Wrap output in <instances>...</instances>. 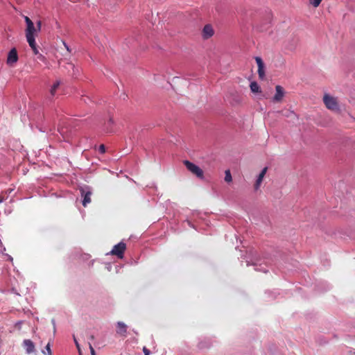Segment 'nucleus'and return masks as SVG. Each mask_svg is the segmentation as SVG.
I'll return each mask as SVG.
<instances>
[{
  "label": "nucleus",
  "mask_w": 355,
  "mask_h": 355,
  "mask_svg": "<svg viewBox=\"0 0 355 355\" xmlns=\"http://www.w3.org/2000/svg\"><path fill=\"white\" fill-rule=\"evenodd\" d=\"M323 103L328 110L334 112L339 111V104L337 98L325 94L323 96Z\"/></svg>",
  "instance_id": "1"
},
{
  "label": "nucleus",
  "mask_w": 355,
  "mask_h": 355,
  "mask_svg": "<svg viewBox=\"0 0 355 355\" xmlns=\"http://www.w3.org/2000/svg\"><path fill=\"white\" fill-rule=\"evenodd\" d=\"M184 164L192 174L195 175L200 179L204 178L203 171L199 166L188 160L184 161Z\"/></svg>",
  "instance_id": "2"
},
{
  "label": "nucleus",
  "mask_w": 355,
  "mask_h": 355,
  "mask_svg": "<svg viewBox=\"0 0 355 355\" xmlns=\"http://www.w3.org/2000/svg\"><path fill=\"white\" fill-rule=\"evenodd\" d=\"M26 23V37L27 40L35 39V33L37 31L33 22L28 17H24Z\"/></svg>",
  "instance_id": "3"
},
{
  "label": "nucleus",
  "mask_w": 355,
  "mask_h": 355,
  "mask_svg": "<svg viewBox=\"0 0 355 355\" xmlns=\"http://www.w3.org/2000/svg\"><path fill=\"white\" fill-rule=\"evenodd\" d=\"M126 249V245L123 242H120L118 244L115 245L110 254L112 255H116L117 257L121 259L123 257L124 252Z\"/></svg>",
  "instance_id": "4"
},
{
  "label": "nucleus",
  "mask_w": 355,
  "mask_h": 355,
  "mask_svg": "<svg viewBox=\"0 0 355 355\" xmlns=\"http://www.w3.org/2000/svg\"><path fill=\"white\" fill-rule=\"evenodd\" d=\"M256 62L258 67V75L261 80L265 78V66L262 59L260 57L255 58Z\"/></svg>",
  "instance_id": "5"
},
{
  "label": "nucleus",
  "mask_w": 355,
  "mask_h": 355,
  "mask_svg": "<svg viewBox=\"0 0 355 355\" xmlns=\"http://www.w3.org/2000/svg\"><path fill=\"white\" fill-rule=\"evenodd\" d=\"M276 93L272 98V101L275 103H279L282 101L284 96V88L280 85H277L275 87Z\"/></svg>",
  "instance_id": "6"
},
{
  "label": "nucleus",
  "mask_w": 355,
  "mask_h": 355,
  "mask_svg": "<svg viewBox=\"0 0 355 355\" xmlns=\"http://www.w3.org/2000/svg\"><path fill=\"white\" fill-rule=\"evenodd\" d=\"M18 60V55L17 51L15 48L12 49L8 55L7 58V64L12 65L14 63H16Z\"/></svg>",
  "instance_id": "7"
},
{
  "label": "nucleus",
  "mask_w": 355,
  "mask_h": 355,
  "mask_svg": "<svg viewBox=\"0 0 355 355\" xmlns=\"http://www.w3.org/2000/svg\"><path fill=\"white\" fill-rule=\"evenodd\" d=\"M214 33L212 26L209 24H207L204 26L202 32L203 39L207 40L210 38Z\"/></svg>",
  "instance_id": "8"
},
{
  "label": "nucleus",
  "mask_w": 355,
  "mask_h": 355,
  "mask_svg": "<svg viewBox=\"0 0 355 355\" xmlns=\"http://www.w3.org/2000/svg\"><path fill=\"white\" fill-rule=\"evenodd\" d=\"M81 196L83 198V205L86 207L91 202L92 192L90 191H85L84 189H80Z\"/></svg>",
  "instance_id": "9"
},
{
  "label": "nucleus",
  "mask_w": 355,
  "mask_h": 355,
  "mask_svg": "<svg viewBox=\"0 0 355 355\" xmlns=\"http://www.w3.org/2000/svg\"><path fill=\"white\" fill-rule=\"evenodd\" d=\"M116 332L123 336H126L127 325L123 322H118L116 324Z\"/></svg>",
  "instance_id": "10"
},
{
  "label": "nucleus",
  "mask_w": 355,
  "mask_h": 355,
  "mask_svg": "<svg viewBox=\"0 0 355 355\" xmlns=\"http://www.w3.org/2000/svg\"><path fill=\"white\" fill-rule=\"evenodd\" d=\"M24 346L26 349V352L28 354L33 353L35 351V345L31 340H24Z\"/></svg>",
  "instance_id": "11"
},
{
  "label": "nucleus",
  "mask_w": 355,
  "mask_h": 355,
  "mask_svg": "<svg viewBox=\"0 0 355 355\" xmlns=\"http://www.w3.org/2000/svg\"><path fill=\"white\" fill-rule=\"evenodd\" d=\"M27 42L29 44V46H31V48L32 49L34 54L39 55L38 58L40 60H42L44 58V56L42 54H40L35 39L27 40Z\"/></svg>",
  "instance_id": "12"
},
{
  "label": "nucleus",
  "mask_w": 355,
  "mask_h": 355,
  "mask_svg": "<svg viewBox=\"0 0 355 355\" xmlns=\"http://www.w3.org/2000/svg\"><path fill=\"white\" fill-rule=\"evenodd\" d=\"M60 85H61L60 80H55V82L53 84V85L51 86V87L50 89V95L51 97H53L55 95L57 90L59 88V87L60 86Z\"/></svg>",
  "instance_id": "13"
},
{
  "label": "nucleus",
  "mask_w": 355,
  "mask_h": 355,
  "mask_svg": "<svg viewBox=\"0 0 355 355\" xmlns=\"http://www.w3.org/2000/svg\"><path fill=\"white\" fill-rule=\"evenodd\" d=\"M67 68H71L73 70V73L71 74V76L76 78L79 74V71L76 68L75 65L71 62L67 63Z\"/></svg>",
  "instance_id": "14"
},
{
  "label": "nucleus",
  "mask_w": 355,
  "mask_h": 355,
  "mask_svg": "<svg viewBox=\"0 0 355 355\" xmlns=\"http://www.w3.org/2000/svg\"><path fill=\"white\" fill-rule=\"evenodd\" d=\"M250 87L253 93H258L261 92L260 87L257 82H252L250 85Z\"/></svg>",
  "instance_id": "15"
},
{
  "label": "nucleus",
  "mask_w": 355,
  "mask_h": 355,
  "mask_svg": "<svg viewBox=\"0 0 355 355\" xmlns=\"http://www.w3.org/2000/svg\"><path fill=\"white\" fill-rule=\"evenodd\" d=\"M225 175V181L227 182H231L232 181V178L230 170H226Z\"/></svg>",
  "instance_id": "16"
},
{
  "label": "nucleus",
  "mask_w": 355,
  "mask_h": 355,
  "mask_svg": "<svg viewBox=\"0 0 355 355\" xmlns=\"http://www.w3.org/2000/svg\"><path fill=\"white\" fill-rule=\"evenodd\" d=\"M322 0H309V3L315 8H317L320 4Z\"/></svg>",
  "instance_id": "17"
},
{
  "label": "nucleus",
  "mask_w": 355,
  "mask_h": 355,
  "mask_svg": "<svg viewBox=\"0 0 355 355\" xmlns=\"http://www.w3.org/2000/svg\"><path fill=\"white\" fill-rule=\"evenodd\" d=\"M262 181H263V179L258 177V178L254 184V186L255 190H258L259 189Z\"/></svg>",
  "instance_id": "18"
},
{
  "label": "nucleus",
  "mask_w": 355,
  "mask_h": 355,
  "mask_svg": "<svg viewBox=\"0 0 355 355\" xmlns=\"http://www.w3.org/2000/svg\"><path fill=\"white\" fill-rule=\"evenodd\" d=\"M266 171H267V168L265 167L264 168H263V170L261 171V173H259V176L260 178L261 179H263L266 173Z\"/></svg>",
  "instance_id": "19"
},
{
  "label": "nucleus",
  "mask_w": 355,
  "mask_h": 355,
  "mask_svg": "<svg viewBox=\"0 0 355 355\" xmlns=\"http://www.w3.org/2000/svg\"><path fill=\"white\" fill-rule=\"evenodd\" d=\"M98 151L101 154H103L105 153V146L104 144H101L98 148Z\"/></svg>",
  "instance_id": "20"
},
{
  "label": "nucleus",
  "mask_w": 355,
  "mask_h": 355,
  "mask_svg": "<svg viewBox=\"0 0 355 355\" xmlns=\"http://www.w3.org/2000/svg\"><path fill=\"white\" fill-rule=\"evenodd\" d=\"M89 349H90V352H91V354L92 355H96L94 349L93 348V347H92L91 343H89Z\"/></svg>",
  "instance_id": "21"
},
{
  "label": "nucleus",
  "mask_w": 355,
  "mask_h": 355,
  "mask_svg": "<svg viewBox=\"0 0 355 355\" xmlns=\"http://www.w3.org/2000/svg\"><path fill=\"white\" fill-rule=\"evenodd\" d=\"M41 27H42V22H41V21H38L37 22V28H36L37 31H40L41 30Z\"/></svg>",
  "instance_id": "22"
},
{
  "label": "nucleus",
  "mask_w": 355,
  "mask_h": 355,
  "mask_svg": "<svg viewBox=\"0 0 355 355\" xmlns=\"http://www.w3.org/2000/svg\"><path fill=\"white\" fill-rule=\"evenodd\" d=\"M46 349L47 350L48 352V354L49 355H52V352H51V348H50V345L49 343H48L46 346Z\"/></svg>",
  "instance_id": "23"
},
{
  "label": "nucleus",
  "mask_w": 355,
  "mask_h": 355,
  "mask_svg": "<svg viewBox=\"0 0 355 355\" xmlns=\"http://www.w3.org/2000/svg\"><path fill=\"white\" fill-rule=\"evenodd\" d=\"M143 352L144 353V355H150V351L146 347H144Z\"/></svg>",
  "instance_id": "24"
},
{
  "label": "nucleus",
  "mask_w": 355,
  "mask_h": 355,
  "mask_svg": "<svg viewBox=\"0 0 355 355\" xmlns=\"http://www.w3.org/2000/svg\"><path fill=\"white\" fill-rule=\"evenodd\" d=\"M63 45L64 46V47L66 48L67 51L69 52V53H71V49L69 47V46L64 42H63Z\"/></svg>",
  "instance_id": "25"
},
{
  "label": "nucleus",
  "mask_w": 355,
  "mask_h": 355,
  "mask_svg": "<svg viewBox=\"0 0 355 355\" xmlns=\"http://www.w3.org/2000/svg\"><path fill=\"white\" fill-rule=\"evenodd\" d=\"M76 347L78 349V351H79V353L80 354V347H79V344L78 343H76Z\"/></svg>",
  "instance_id": "26"
},
{
  "label": "nucleus",
  "mask_w": 355,
  "mask_h": 355,
  "mask_svg": "<svg viewBox=\"0 0 355 355\" xmlns=\"http://www.w3.org/2000/svg\"><path fill=\"white\" fill-rule=\"evenodd\" d=\"M8 257V260L12 261V257L10 255H7Z\"/></svg>",
  "instance_id": "27"
},
{
  "label": "nucleus",
  "mask_w": 355,
  "mask_h": 355,
  "mask_svg": "<svg viewBox=\"0 0 355 355\" xmlns=\"http://www.w3.org/2000/svg\"><path fill=\"white\" fill-rule=\"evenodd\" d=\"M109 123H113V121H112V119H110V121H109Z\"/></svg>",
  "instance_id": "28"
},
{
  "label": "nucleus",
  "mask_w": 355,
  "mask_h": 355,
  "mask_svg": "<svg viewBox=\"0 0 355 355\" xmlns=\"http://www.w3.org/2000/svg\"><path fill=\"white\" fill-rule=\"evenodd\" d=\"M90 338H91V340H94V336H92V335L90 336Z\"/></svg>",
  "instance_id": "29"
},
{
  "label": "nucleus",
  "mask_w": 355,
  "mask_h": 355,
  "mask_svg": "<svg viewBox=\"0 0 355 355\" xmlns=\"http://www.w3.org/2000/svg\"><path fill=\"white\" fill-rule=\"evenodd\" d=\"M73 338H74V342H75V343H76H76H78V341L76 340V338L74 337Z\"/></svg>",
  "instance_id": "30"
}]
</instances>
